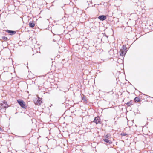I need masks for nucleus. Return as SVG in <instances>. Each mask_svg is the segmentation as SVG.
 <instances>
[{
    "label": "nucleus",
    "mask_w": 153,
    "mask_h": 153,
    "mask_svg": "<svg viewBox=\"0 0 153 153\" xmlns=\"http://www.w3.org/2000/svg\"><path fill=\"white\" fill-rule=\"evenodd\" d=\"M17 102L21 107L24 109H26L27 106L25 105V103L24 101L22 100H17Z\"/></svg>",
    "instance_id": "nucleus-1"
},
{
    "label": "nucleus",
    "mask_w": 153,
    "mask_h": 153,
    "mask_svg": "<svg viewBox=\"0 0 153 153\" xmlns=\"http://www.w3.org/2000/svg\"><path fill=\"white\" fill-rule=\"evenodd\" d=\"M34 102L35 104L38 105H40L42 103V99L38 97L37 98L34 100Z\"/></svg>",
    "instance_id": "nucleus-2"
},
{
    "label": "nucleus",
    "mask_w": 153,
    "mask_h": 153,
    "mask_svg": "<svg viewBox=\"0 0 153 153\" xmlns=\"http://www.w3.org/2000/svg\"><path fill=\"white\" fill-rule=\"evenodd\" d=\"M102 34L103 35V36L101 39V41L102 42H108V36H107L105 33H102Z\"/></svg>",
    "instance_id": "nucleus-3"
},
{
    "label": "nucleus",
    "mask_w": 153,
    "mask_h": 153,
    "mask_svg": "<svg viewBox=\"0 0 153 153\" xmlns=\"http://www.w3.org/2000/svg\"><path fill=\"white\" fill-rule=\"evenodd\" d=\"M1 105V110L3 109H6V108H7L8 106H6V105L8 106V105L7 103V102H6L5 100L3 102V103H1L0 104Z\"/></svg>",
    "instance_id": "nucleus-4"
},
{
    "label": "nucleus",
    "mask_w": 153,
    "mask_h": 153,
    "mask_svg": "<svg viewBox=\"0 0 153 153\" xmlns=\"http://www.w3.org/2000/svg\"><path fill=\"white\" fill-rule=\"evenodd\" d=\"M94 122L96 124L101 123V119L99 116H97L95 117Z\"/></svg>",
    "instance_id": "nucleus-5"
},
{
    "label": "nucleus",
    "mask_w": 153,
    "mask_h": 153,
    "mask_svg": "<svg viewBox=\"0 0 153 153\" xmlns=\"http://www.w3.org/2000/svg\"><path fill=\"white\" fill-rule=\"evenodd\" d=\"M106 16L104 15L100 16L98 17V19L101 21H104L106 19Z\"/></svg>",
    "instance_id": "nucleus-6"
},
{
    "label": "nucleus",
    "mask_w": 153,
    "mask_h": 153,
    "mask_svg": "<svg viewBox=\"0 0 153 153\" xmlns=\"http://www.w3.org/2000/svg\"><path fill=\"white\" fill-rule=\"evenodd\" d=\"M10 35H13L16 34V32L15 31L7 30L6 31Z\"/></svg>",
    "instance_id": "nucleus-7"
},
{
    "label": "nucleus",
    "mask_w": 153,
    "mask_h": 153,
    "mask_svg": "<svg viewBox=\"0 0 153 153\" xmlns=\"http://www.w3.org/2000/svg\"><path fill=\"white\" fill-rule=\"evenodd\" d=\"M120 56H125L126 53L125 51H123L121 50H120Z\"/></svg>",
    "instance_id": "nucleus-8"
},
{
    "label": "nucleus",
    "mask_w": 153,
    "mask_h": 153,
    "mask_svg": "<svg viewBox=\"0 0 153 153\" xmlns=\"http://www.w3.org/2000/svg\"><path fill=\"white\" fill-rule=\"evenodd\" d=\"M29 27L31 28H33L35 26V24L33 21H30L29 23Z\"/></svg>",
    "instance_id": "nucleus-9"
},
{
    "label": "nucleus",
    "mask_w": 153,
    "mask_h": 153,
    "mask_svg": "<svg viewBox=\"0 0 153 153\" xmlns=\"http://www.w3.org/2000/svg\"><path fill=\"white\" fill-rule=\"evenodd\" d=\"M127 48L126 47V45H123L122 46V49L121 50L123 51H124L126 53L127 51Z\"/></svg>",
    "instance_id": "nucleus-10"
},
{
    "label": "nucleus",
    "mask_w": 153,
    "mask_h": 153,
    "mask_svg": "<svg viewBox=\"0 0 153 153\" xmlns=\"http://www.w3.org/2000/svg\"><path fill=\"white\" fill-rule=\"evenodd\" d=\"M103 140L104 142L107 143H109V144L112 143V142L110 140H109L108 139H103Z\"/></svg>",
    "instance_id": "nucleus-11"
},
{
    "label": "nucleus",
    "mask_w": 153,
    "mask_h": 153,
    "mask_svg": "<svg viewBox=\"0 0 153 153\" xmlns=\"http://www.w3.org/2000/svg\"><path fill=\"white\" fill-rule=\"evenodd\" d=\"M134 101L133 100H131L130 101L126 103V104L128 106H130L133 104Z\"/></svg>",
    "instance_id": "nucleus-12"
},
{
    "label": "nucleus",
    "mask_w": 153,
    "mask_h": 153,
    "mask_svg": "<svg viewBox=\"0 0 153 153\" xmlns=\"http://www.w3.org/2000/svg\"><path fill=\"white\" fill-rule=\"evenodd\" d=\"M134 101L136 102H138L140 101V100L139 97H135L134 99Z\"/></svg>",
    "instance_id": "nucleus-13"
},
{
    "label": "nucleus",
    "mask_w": 153,
    "mask_h": 153,
    "mask_svg": "<svg viewBox=\"0 0 153 153\" xmlns=\"http://www.w3.org/2000/svg\"><path fill=\"white\" fill-rule=\"evenodd\" d=\"M82 100L83 102H85L87 101L85 97L84 96L83 97H82Z\"/></svg>",
    "instance_id": "nucleus-14"
},
{
    "label": "nucleus",
    "mask_w": 153,
    "mask_h": 153,
    "mask_svg": "<svg viewBox=\"0 0 153 153\" xmlns=\"http://www.w3.org/2000/svg\"><path fill=\"white\" fill-rule=\"evenodd\" d=\"M109 136V134H107L105 136L104 138L103 139H108V138H109L108 137Z\"/></svg>",
    "instance_id": "nucleus-15"
},
{
    "label": "nucleus",
    "mask_w": 153,
    "mask_h": 153,
    "mask_svg": "<svg viewBox=\"0 0 153 153\" xmlns=\"http://www.w3.org/2000/svg\"><path fill=\"white\" fill-rule=\"evenodd\" d=\"M2 38L5 41L7 40V38L5 36H2Z\"/></svg>",
    "instance_id": "nucleus-16"
},
{
    "label": "nucleus",
    "mask_w": 153,
    "mask_h": 153,
    "mask_svg": "<svg viewBox=\"0 0 153 153\" xmlns=\"http://www.w3.org/2000/svg\"><path fill=\"white\" fill-rule=\"evenodd\" d=\"M127 135V134L125 132H122L121 134V135L123 136H125Z\"/></svg>",
    "instance_id": "nucleus-17"
},
{
    "label": "nucleus",
    "mask_w": 153,
    "mask_h": 153,
    "mask_svg": "<svg viewBox=\"0 0 153 153\" xmlns=\"http://www.w3.org/2000/svg\"><path fill=\"white\" fill-rule=\"evenodd\" d=\"M64 98H65V100H66V96H64Z\"/></svg>",
    "instance_id": "nucleus-18"
},
{
    "label": "nucleus",
    "mask_w": 153,
    "mask_h": 153,
    "mask_svg": "<svg viewBox=\"0 0 153 153\" xmlns=\"http://www.w3.org/2000/svg\"><path fill=\"white\" fill-rule=\"evenodd\" d=\"M18 137H23V136H18Z\"/></svg>",
    "instance_id": "nucleus-19"
},
{
    "label": "nucleus",
    "mask_w": 153,
    "mask_h": 153,
    "mask_svg": "<svg viewBox=\"0 0 153 153\" xmlns=\"http://www.w3.org/2000/svg\"><path fill=\"white\" fill-rule=\"evenodd\" d=\"M53 42H55V39H53Z\"/></svg>",
    "instance_id": "nucleus-20"
},
{
    "label": "nucleus",
    "mask_w": 153,
    "mask_h": 153,
    "mask_svg": "<svg viewBox=\"0 0 153 153\" xmlns=\"http://www.w3.org/2000/svg\"><path fill=\"white\" fill-rule=\"evenodd\" d=\"M111 92H112V94L113 93V92H112V91Z\"/></svg>",
    "instance_id": "nucleus-21"
},
{
    "label": "nucleus",
    "mask_w": 153,
    "mask_h": 153,
    "mask_svg": "<svg viewBox=\"0 0 153 153\" xmlns=\"http://www.w3.org/2000/svg\"><path fill=\"white\" fill-rule=\"evenodd\" d=\"M62 92L65 93V91H62Z\"/></svg>",
    "instance_id": "nucleus-22"
},
{
    "label": "nucleus",
    "mask_w": 153,
    "mask_h": 153,
    "mask_svg": "<svg viewBox=\"0 0 153 153\" xmlns=\"http://www.w3.org/2000/svg\"><path fill=\"white\" fill-rule=\"evenodd\" d=\"M49 19H47V20H48H48H49Z\"/></svg>",
    "instance_id": "nucleus-23"
},
{
    "label": "nucleus",
    "mask_w": 153,
    "mask_h": 153,
    "mask_svg": "<svg viewBox=\"0 0 153 153\" xmlns=\"http://www.w3.org/2000/svg\"><path fill=\"white\" fill-rule=\"evenodd\" d=\"M120 1H122V0H120Z\"/></svg>",
    "instance_id": "nucleus-24"
}]
</instances>
